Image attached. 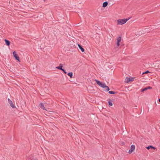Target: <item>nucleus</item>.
<instances>
[{
	"instance_id": "nucleus-1",
	"label": "nucleus",
	"mask_w": 160,
	"mask_h": 160,
	"mask_svg": "<svg viewBox=\"0 0 160 160\" xmlns=\"http://www.w3.org/2000/svg\"><path fill=\"white\" fill-rule=\"evenodd\" d=\"M117 24L118 25H122L126 23L124 19H118L117 21Z\"/></svg>"
},
{
	"instance_id": "nucleus-2",
	"label": "nucleus",
	"mask_w": 160,
	"mask_h": 160,
	"mask_svg": "<svg viewBox=\"0 0 160 160\" xmlns=\"http://www.w3.org/2000/svg\"><path fill=\"white\" fill-rule=\"evenodd\" d=\"M13 56L15 58V59L18 61L19 62H20V60H19V58L18 56V55L16 54V52H13Z\"/></svg>"
},
{
	"instance_id": "nucleus-3",
	"label": "nucleus",
	"mask_w": 160,
	"mask_h": 160,
	"mask_svg": "<svg viewBox=\"0 0 160 160\" xmlns=\"http://www.w3.org/2000/svg\"><path fill=\"white\" fill-rule=\"evenodd\" d=\"M135 146L133 145H132L130 148V149L128 151V153L129 154L131 153L132 152H133L135 149Z\"/></svg>"
},
{
	"instance_id": "nucleus-4",
	"label": "nucleus",
	"mask_w": 160,
	"mask_h": 160,
	"mask_svg": "<svg viewBox=\"0 0 160 160\" xmlns=\"http://www.w3.org/2000/svg\"><path fill=\"white\" fill-rule=\"evenodd\" d=\"M8 102L10 104L11 107L13 108H14L15 107V106L13 104L12 101L9 98H8Z\"/></svg>"
},
{
	"instance_id": "nucleus-5",
	"label": "nucleus",
	"mask_w": 160,
	"mask_h": 160,
	"mask_svg": "<svg viewBox=\"0 0 160 160\" xmlns=\"http://www.w3.org/2000/svg\"><path fill=\"white\" fill-rule=\"evenodd\" d=\"M39 106L41 109L43 110H46V109H45L43 103H40L39 104Z\"/></svg>"
},
{
	"instance_id": "nucleus-6",
	"label": "nucleus",
	"mask_w": 160,
	"mask_h": 160,
	"mask_svg": "<svg viewBox=\"0 0 160 160\" xmlns=\"http://www.w3.org/2000/svg\"><path fill=\"white\" fill-rule=\"evenodd\" d=\"M112 100L111 99H109L108 100V104H109V105L110 106H112Z\"/></svg>"
},
{
	"instance_id": "nucleus-7",
	"label": "nucleus",
	"mask_w": 160,
	"mask_h": 160,
	"mask_svg": "<svg viewBox=\"0 0 160 160\" xmlns=\"http://www.w3.org/2000/svg\"><path fill=\"white\" fill-rule=\"evenodd\" d=\"M78 46L79 48V49L81 50V51L82 52H83L84 51V49L82 48V46L79 44H78Z\"/></svg>"
},
{
	"instance_id": "nucleus-8",
	"label": "nucleus",
	"mask_w": 160,
	"mask_h": 160,
	"mask_svg": "<svg viewBox=\"0 0 160 160\" xmlns=\"http://www.w3.org/2000/svg\"><path fill=\"white\" fill-rule=\"evenodd\" d=\"M95 81L97 83V84H98V85H99L100 86H101V84L102 83L100 81H99L97 80H96V79L95 80Z\"/></svg>"
},
{
	"instance_id": "nucleus-9",
	"label": "nucleus",
	"mask_w": 160,
	"mask_h": 160,
	"mask_svg": "<svg viewBox=\"0 0 160 160\" xmlns=\"http://www.w3.org/2000/svg\"><path fill=\"white\" fill-rule=\"evenodd\" d=\"M5 42L6 44L8 46H9L10 45V42L9 40L5 39Z\"/></svg>"
},
{
	"instance_id": "nucleus-10",
	"label": "nucleus",
	"mask_w": 160,
	"mask_h": 160,
	"mask_svg": "<svg viewBox=\"0 0 160 160\" xmlns=\"http://www.w3.org/2000/svg\"><path fill=\"white\" fill-rule=\"evenodd\" d=\"M108 5V2H103L102 4V7L105 8Z\"/></svg>"
},
{
	"instance_id": "nucleus-11",
	"label": "nucleus",
	"mask_w": 160,
	"mask_h": 160,
	"mask_svg": "<svg viewBox=\"0 0 160 160\" xmlns=\"http://www.w3.org/2000/svg\"><path fill=\"white\" fill-rule=\"evenodd\" d=\"M104 88V90L106 91L107 92L109 91V88L108 86H106V87L103 88Z\"/></svg>"
},
{
	"instance_id": "nucleus-12",
	"label": "nucleus",
	"mask_w": 160,
	"mask_h": 160,
	"mask_svg": "<svg viewBox=\"0 0 160 160\" xmlns=\"http://www.w3.org/2000/svg\"><path fill=\"white\" fill-rule=\"evenodd\" d=\"M121 37L120 36L118 37L117 38V42H120L121 41Z\"/></svg>"
},
{
	"instance_id": "nucleus-13",
	"label": "nucleus",
	"mask_w": 160,
	"mask_h": 160,
	"mask_svg": "<svg viewBox=\"0 0 160 160\" xmlns=\"http://www.w3.org/2000/svg\"><path fill=\"white\" fill-rule=\"evenodd\" d=\"M68 75L70 76L71 78H72L73 76V73L72 72H68Z\"/></svg>"
},
{
	"instance_id": "nucleus-14",
	"label": "nucleus",
	"mask_w": 160,
	"mask_h": 160,
	"mask_svg": "<svg viewBox=\"0 0 160 160\" xmlns=\"http://www.w3.org/2000/svg\"><path fill=\"white\" fill-rule=\"evenodd\" d=\"M147 148L148 149H149L150 148H152L153 149H155V148L154 147H153L152 146H150L147 147Z\"/></svg>"
},
{
	"instance_id": "nucleus-15",
	"label": "nucleus",
	"mask_w": 160,
	"mask_h": 160,
	"mask_svg": "<svg viewBox=\"0 0 160 160\" xmlns=\"http://www.w3.org/2000/svg\"><path fill=\"white\" fill-rule=\"evenodd\" d=\"M62 66H59L56 67V68L58 69L62 70L63 68H62Z\"/></svg>"
},
{
	"instance_id": "nucleus-16",
	"label": "nucleus",
	"mask_w": 160,
	"mask_h": 160,
	"mask_svg": "<svg viewBox=\"0 0 160 160\" xmlns=\"http://www.w3.org/2000/svg\"><path fill=\"white\" fill-rule=\"evenodd\" d=\"M125 81L128 83L130 81V78H127L125 79Z\"/></svg>"
},
{
	"instance_id": "nucleus-17",
	"label": "nucleus",
	"mask_w": 160,
	"mask_h": 160,
	"mask_svg": "<svg viewBox=\"0 0 160 160\" xmlns=\"http://www.w3.org/2000/svg\"><path fill=\"white\" fill-rule=\"evenodd\" d=\"M108 93L110 94H114L116 93V92H115L113 91H109L108 92Z\"/></svg>"
},
{
	"instance_id": "nucleus-18",
	"label": "nucleus",
	"mask_w": 160,
	"mask_h": 160,
	"mask_svg": "<svg viewBox=\"0 0 160 160\" xmlns=\"http://www.w3.org/2000/svg\"><path fill=\"white\" fill-rule=\"evenodd\" d=\"M147 90V88L146 87L142 89L141 90V92H143L144 91H145Z\"/></svg>"
},
{
	"instance_id": "nucleus-19",
	"label": "nucleus",
	"mask_w": 160,
	"mask_h": 160,
	"mask_svg": "<svg viewBox=\"0 0 160 160\" xmlns=\"http://www.w3.org/2000/svg\"><path fill=\"white\" fill-rule=\"evenodd\" d=\"M106 85L105 83H102L100 87L103 88H104L105 87H106Z\"/></svg>"
},
{
	"instance_id": "nucleus-20",
	"label": "nucleus",
	"mask_w": 160,
	"mask_h": 160,
	"mask_svg": "<svg viewBox=\"0 0 160 160\" xmlns=\"http://www.w3.org/2000/svg\"><path fill=\"white\" fill-rule=\"evenodd\" d=\"M130 18H127L126 19H124L125 21V22H126L127 21H128V20H129Z\"/></svg>"
},
{
	"instance_id": "nucleus-21",
	"label": "nucleus",
	"mask_w": 160,
	"mask_h": 160,
	"mask_svg": "<svg viewBox=\"0 0 160 160\" xmlns=\"http://www.w3.org/2000/svg\"><path fill=\"white\" fill-rule=\"evenodd\" d=\"M149 72L148 71H147L143 72V73H142V74H146V73H148Z\"/></svg>"
},
{
	"instance_id": "nucleus-22",
	"label": "nucleus",
	"mask_w": 160,
	"mask_h": 160,
	"mask_svg": "<svg viewBox=\"0 0 160 160\" xmlns=\"http://www.w3.org/2000/svg\"><path fill=\"white\" fill-rule=\"evenodd\" d=\"M147 88V90L148 89H151L152 88V87H150V86H148L146 87Z\"/></svg>"
},
{
	"instance_id": "nucleus-23",
	"label": "nucleus",
	"mask_w": 160,
	"mask_h": 160,
	"mask_svg": "<svg viewBox=\"0 0 160 160\" xmlns=\"http://www.w3.org/2000/svg\"><path fill=\"white\" fill-rule=\"evenodd\" d=\"M62 71H63V72H64V73L65 74H66L67 73V72H66V71L64 70V69H62Z\"/></svg>"
},
{
	"instance_id": "nucleus-24",
	"label": "nucleus",
	"mask_w": 160,
	"mask_h": 160,
	"mask_svg": "<svg viewBox=\"0 0 160 160\" xmlns=\"http://www.w3.org/2000/svg\"><path fill=\"white\" fill-rule=\"evenodd\" d=\"M117 46L118 47L120 45L119 42L118 43V42H117Z\"/></svg>"
},
{
	"instance_id": "nucleus-25",
	"label": "nucleus",
	"mask_w": 160,
	"mask_h": 160,
	"mask_svg": "<svg viewBox=\"0 0 160 160\" xmlns=\"http://www.w3.org/2000/svg\"><path fill=\"white\" fill-rule=\"evenodd\" d=\"M133 80V78H132L131 79H130V81H132Z\"/></svg>"
},
{
	"instance_id": "nucleus-26",
	"label": "nucleus",
	"mask_w": 160,
	"mask_h": 160,
	"mask_svg": "<svg viewBox=\"0 0 160 160\" xmlns=\"http://www.w3.org/2000/svg\"><path fill=\"white\" fill-rule=\"evenodd\" d=\"M59 66H62V64L61 63V64H59Z\"/></svg>"
},
{
	"instance_id": "nucleus-27",
	"label": "nucleus",
	"mask_w": 160,
	"mask_h": 160,
	"mask_svg": "<svg viewBox=\"0 0 160 160\" xmlns=\"http://www.w3.org/2000/svg\"><path fill=\"white\" fill-rule=\"evenodd\" d=\"M158 101L159 102H160V98H159L158 100Z\"/></svg>"
}]
</instances>
